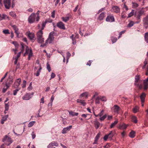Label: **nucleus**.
<instances>
[{
  "mask_svg": "<svg viewBox=\"0 0 148 148\" xmlns=\"http://www.w3.org/2000/svg\"><path fill=\"white\" fill-rule=\"evenodd\" d=\"M2 141L7 146H9L13 141L8 135H5L3 138Z\"/></svg>",
  "mask_w": 148,
  "mask_h": 148,
  "instance_id": "nucleus-1",
  "label": "nucleus"
},
{
  "mask_svg": "<svg viewBox=\"0 0 148 148\" xmlns=\"http://www.w3.org/2000/svg\"><path fill=\"white\" fill-rule=\"evenodd\" d=\"M43 32L42 30H40L37 34V40L38 43H42L44 42V39L42 37Z\"/></svg>",
  "mask_w": 148,
  "mask_h": 148,
  "instance_id": "nucleus-2",
  "label": "nucleus"
},
{
  "mask_svg": "<svg viewBox=\"0 0 148 148\" xmlns=\"http://www.w3.org/2000/svg\"><path fill=\"white\" fill-rule=\"evenodd\" d=\"M56 33L53 32H50L48 38L46 40V43H49V44L52 43L53 42L54 38V36Z\"/></svg>",
  "mask_w": 148,
  "mask_h": 148,
  "instance_id": "nucleus-3",
  "label": "nucleus"
},
{
  "mask_svg": "<svg viewBox=\"0 0 148 148\" xmlns=\"http://www.w3.org/2000/svg\"><path fill=\"white\" fill-rule=\"evenodd\" d=\"M115 133V131H111L108 134H106L103 137L104 140L105 141H107L108 138L111 140L112 139V137L114 136Z\"/></svg>",
  "mask_w": 148,
  "mask_h": 148,
  "instance_id": "nucleus-4",
  "label": "nucleus"
},
{
  "mask_svg": "<svg viewBox=\"0 0 148 148\" xmlns=\"http://www.w3.org/2000/svg\"><path fill=\"white\" fill-rule=\"evenodd\" d=\"M36 16L34 13H32L29 16L28 19V21L29 23H32L35 22L36 20Z\"/></svg>",
  "mask_w": 148,
  "mask_h": 148,
  "instance_id": "nucleus-5",
  "label": "nucleus"
},
{
  "mask_svg": "<svg viewBox=\"0 0 148 148\" xmlns=\"http://www.w3.org/2000/svg\"><path fill=\"white\" fill-rule=\"evenodd\" d=\"M140 79V77L139 75H137L135 77L134 84L140 89H141L142 88V86L141 84H139Z\"/></svg>",
  "mask_w": 148,
  "mask_h": 148,
  "instance_id": "nucleus-6",
  "label": "nucleus"
},
{
  "mask_svg": "<svg viewBox=\"0 0 148 148\" xmlns=\"http://www.w3.org/2000/svg\"><path fill=\"white\" fill-rule=\"evenodd\" d=\"M3 3L6 8H10L11 6V0H3Z\"/></svg>",
  "mask_w": 148,
  "mask_h": 148,
  "instance_id": "nucleus-7",
  "label": "nucleus"
},
{
  "mask_svg": "<svg viewBox=\"0 0 148 148\" xmlns=\"http://www.w3.org/2000/svg\"><path fill=\"white\" fill-rule=\"evenodd\" d=\"M58 145L57 142L55 141H52L47 146L48 148H55L56 147H57Z\"/></svg>",
  "mask_w": 148,
  "mask_h": 148,
  "instance_id": "nucleus-8",
  "label": "nucleus"
},
{
  "mask_svg": "<svg viewBox=\"0 0 148 148\" xmlns=\"http://www.w3.org/2000/svg\"><path fill=\"white\" fill-rule=\"evenodd\" d=\"M21 82V79L20 78H18L16 81H15L12 87L14 88H17L20 85Z\"/></svg>",
  "mask_w": 148,
  "mask_h": 148,
  "instance_id": "nucleus-9",
  "label": "nucleus"
},
{
  "mask_svg": "<svg viewBox=\"0 0 148 148\" xmlns=\"http://www.w3.org/2000/svg\"><path fill=\"white\" fill-rule=\"evenodd\" d=\"M112 110L116 114H118L119 111L120 110V108L117 105H114L112 108Z\"/></svg>",
  "mask_w": 148,
  "mask_h": 148,
  "instance_id": "nucleus-10",
  "label": "nucleus"
},
{
  "mask_svg": "<svg viewBox=\"0 0 148 148\" xmlns=\"http://www.w3.org/2000/svg\"><path fill=\"white\" fill-rule=\"evenodd\" d=\"M106 20L107 22H112L114 21L115 19L113 15H110L107 16Z\"/></svg>",
  "mask_w": 148,
  "mask_h": 148,
  "instance_id": "nucleus-11",
  "label": "nucleus"
},
{
  "mask_svg": "<svg viewBox=\"0 0 148 148\" xmlns=\"http://www.w3.org/2000/svg\"><path fill=\"white\" fill-rule=\"evenodd\" d=\"M143 89L146 90L148 88V77L143 80Z\"/></svg>",
  "mask_w": 148,
  "mask_h": 148,
  "instance_id": "nucleus-12",
  "label": "nucleus"
},
{
  "mask_svg": "<svg viewBox=\"0 0 148 148\" xmlns=\"http://www.w3.org/2000/svg\"><path fill=\"white\" fill-rule=\"evenodd\" d=\"M56 25L60 29H65L64 24L61 21L58 23Z\"/></svg>",
  "mask_w": 148,
  "mask_h": 148,
  "instance_id": "nucleus-13",
  "label": "nucleus"
},
{
  "mask_svg": "<svg viewBox=\"0 0 148 148\" xmlns=\"http://www.w3.org/2000/svg\"><path fill=\"white\" fill-rule=\"evenodd\" d=\"M28 36L29 39L34 41L36 39L34 34L33 33H29L28 34Z\"/></svg>",
  "mask_w": 148,
  "mask_h": 148,
  "instance_id": "nucleus-14",
  "label": "nucleus"
},
{
  "mask_svg": "<svg viewBox=\"0 0 148 148\" xmlns=\"http://www.w3.org/2000/svg\"><path fill=\"white\" fill-rule=\"evenodd\" d=\"M72 127V125H70L68 127L64 128L62 130V133L63 134L66 133L67 131H69L70 130Z\"/></svg>",
  "mask_w": 148,
  "mask_h": 148,
  "instance_id": "nucleus-15",
  "label": "nucleus"
},
{
  "mask_svg": "<svg viewBox=\"0 0 148 148\" xmlns=\"http://www.w3.org/2000/svg\"><path fill=\"white\" fill-rule=\"evenodd\" d=\"M112 11L116 13H118L120 12V9L116 6H114L112 7Z\"/></svg>",
  "mask_w": 148,
  "mask_h": 148,
  "instance_id": "nucleus-16",
  "label": "nucleus"
},
{
  "mask_svg": "<svg viewBox=\"0 0 148 148\" xmlns=\"http://www.w3.org/2000/svg\"><path fill=\"white\" fill-rule=\"evenodd\" d=\"M144 14L143 11L140 10L138 12V14L136 15V17L138 20H140V16Z\"/></svg>",
  "mask_w": 148,
  "mask_h": 148,
  "instance_id": "nucleus-17",
  "label": "nucleus"
},
{
  "mask_svg": "<svg viewBox=\"0 0 148 148\" xmlns=\"http://www.w3.org/2000/svg\"><path fill=\"white\" fill-rule=\"evenodd\" d=\"M31 94L29 93H26L23 97V99L25 100H29L31 98Z\"/></svg>",
  "mask_w": 148,
  "mask_h": 148,
  "instance_id": "nucleus-18",
  "label": "nucleus"
},
{
  "mask_svg": "<svg viewBox=\"0 0 148 148\" xmlns=\"http://www.w3.org/2000/svg\"><path fill=\"white\" fill-rule=\"evenodd\" d=\"M28 60H30L31 57H32L33 56V53L32 50L30 49H29L28 47Z\"/></svg>",
  "mask_w": 148,
  "mask_h": 148,
  "instance_id": "nucleus-19",
  "label": "nucleus"
},
{
  "mask_svg": "<svg viewBox=\"0 0 148 148\" xmlns=\"http://www.w3.org/2000/svg\"><path fill=\"white\" fill-rule=\"evenodd\" d=\"M8 115H6L3 116L1 120V123L2 124H3L4 122L6 121L7 120V118H8Z\"/></svg>",
  "mask_w": 148,
  "mask_h": 148,
  "instance_id": "nucleus-20",
  "label": "nucleus"
},
{
  "mask_svg": "<svg viewBox=\"0 0 148 148\" xmlns=\"http://www.w3.org/2000/svg\"><path fill=\"white\" fill-rule=\"evenodd\" d=\"M77 102L80 103L82 105L85 106L86 104L85 101L80 99H77Z\"/></svg>",
  "mask_w": 148,
  "mask_h": 148,
  "instance_id": "nucleus-21",
  "label": "nucleus"
},
{
  "mask_svg": "<svg viewBox=\"0 0 148 148\" xmlns=\"http://www.w3.org/2000/svg\"><path fill=\"white\" fill-rule=\"evenodd\" d=\"M143 21L144 25H148V16L143 18Z\"/></svg>",
  "mask_w": 148,
  "mask_h": 148,
  "instance_id": "nucleus-22",
  "label": "nucleus"
},
{
  "mask_svg": "<svg viewBox=\"0 0 148 148\" xmlns=\"http://www.w3.org/2000/svg\"><path fill=\"white\" fill-rule=\"evenodd\" d=\"M39 64V69L37 71L36 73H34V75H35L36 76H39L40 73L41 72V71L42 69V68L41 66V65L40 64H39V63H38Z\"/></svg>",
  "mask_w": 148,
  "mask_h": 148,
  "instance_id": "nucleus-23",
  "label": "nucleus"
},
{
  "mask_svg": "<svg viewBox=\"0 0 148 148\" xmlns=\"http://www.w3.org/2000/svg\"><path fill=\"white\" fill-rule=\"evenodd\" d=\"M145 97L146 94L144 93H142L140 96V98L141 102H144Z\"/></svg>",
  "mask_w": 148,
  "mask_h": 148,
  "instance_id": "nucleus-24",
  "label": "nucleus"
},
{
  "mask_svg": "<svg viewBox=\"0 0 148 148\" xmlns=\"http://www.w3.org/2000/svg\"><path fill=\"white\" fill-rule=\"evenodd\" d=\"M68 15L69 16L62 18V19L63 21L66 22L69 20L70 16H71V15L69 14H68Z\"/></svg>",
  "mask_w": 148,
  "mask_h": 148,
  "instance_id": "nucleus-25",
  "label": "nucleus"
},
{
  "mask_svg": "<svg viewBox=\"0 0 148 148\" xmlns=\"http://www.w3.org/2000/svg\"><path fill=\"white\" fill-rule=\"evenodd\" d=\"M105 16V13L104 12H102L101 13L98 19L100 20H101L103 19Z\"/></svg>",
  "mask_w": 148,
  "mask_h": 148,
  "instance_id": "nucleus-26",
  "label": "nucleus"
},
{
  "mask_svg": "<svg viewBox=\"0 0 148 148\" xmlns=\"http://www.w3.org/2000/svg\"><path fill=\"white\" fill-rule=\"evenodd\" d=\"M127 127V125L125 124V123H123L120 125L119 126V128L120 129H126Z\"/></svg>",
  "mask_w": 148,
  "mask_h": 148,
  "instance_id": "nucleus-27",
  "label": "nucleus"
},
{
  "mask_svg": "<svg viewBox=\"0 0 148 148\" xmlns=\"http://www.w3.org/2000/svg\"><path fill=\"white\" fill-rule=\"evenodd\" d=\"M88 93L87 92H84L81 94L79 98H82L83 97H85L86 98H87L88 96Z\"/></svg>",
  "mask_w": 148,
  "mask_h": 148,
  "instance_id": "nucleus-28",
  "label": "nucleus"
},
{
  "mask_svg": "<svg viewBox=\"0 0 148 148\" xmlns=\"http://www.w3.org/2000/svg\"><path fill=\"white\" fill-rule=\"evenodd\" d=\"M94 125L96 129H97L99 128L100 125V123L97 121H94Z\"/></svg>",
  "mask_w": 148,
  "mask_h": 148,
  "instance_id": "nucleus-29",
  "label": "nucleus"
},
{
  "mask_svg": "<svg viewBox=\"0 0 148 148\" xmlns=\"http://www.w3.org/2000/svg\"><path fill=\"white\" fill-rule=\"evenodd\" d=\"M135 132L132 130L130 133L129 136L131 138H134L135 136Z\"/></svg>",
  "mask_w": 148,
  "mask_h": 148,
  "instance_id": "nucleus-30",
  "label": "nucleus"
},
{
  "mask_svg": "<svg viewBox=\"0 0 148 148\" xmlns=\"http://www.w3.org/2000/svg\"><path fill=\"white\" fill-rule=\"evenodd\" d=\"M118 122V121H117V120L116 119H115L113 123H112V124H111L110 127V128H112L113 127H114V126L116 125L117 123Z\"/></svg>",
  "mask_w": 148,
  "mask_h": 148,
  "instance_id": "nucleus-31",
  "label": "nucleus"
},
{
  "mask_svg": "<svg viewBox=\"0 0 148 148\" xmlns=\"http://www.w3.org/2000/svg\"><path fill=\"white\" fill-rule=\"evenodd\" d=\"M69 113L70 115H71L72 116H77L78 114V113L77 112H74L73 111L69 112Z\"/></svg>",
  "mask_w": 148,
  "mask_h": 148,
  "instance_id": "nucleus-32",
  "label": "nucleus"
},
{
  "mask_svg": "<svg viewBox=\"0 0 148 148\" xmlns=\"http://www.w3.org/2000/svg\"><path fill=\"white\" fill-rule=\"evenodd\" d=\"M132 8H136L137 7H138L139 5L138 4L135 2H132Z\"/></svg>",
  "mask_w": 148,
  "mask_h": 148,
  "instance_id": "nucleus-33",
  "label": "nucleus"
},
{
  "mask_svg": "<svg viewBox=\"0 0 148 148\" xmlns=\"http://www.w3.org/2000/svg\"><path fill=\"white\" fill-rule=\"evenodd\" d=\"M132 121L135 123H137V117L134 116H133L132 118Z\"/></svg>",
  "mask_w": 148,
  "mask_h": 148,
  "instance_id": "nucleus-34",
  "label": "nucleus"
},
{
  "mask_svg": "<svg viewBox=\"0 0 148 148\" xmlns=\"http://www.w3.org/2000/svg\"><path fill=\"white\" fill-rule=\"evenodd\" d=\"M139 110V107L137 106H135L133 109V111L134 113H136Z\"/></svg>",
  "mask_w": 148,
  "mask_h": 148,
  "instance_id": "nucleus-35",
  "label": "nucleus"
},
{
  "mask_svg": "<svg viewBox=\"0 0 148 148\" xmlns=\"http://www.w3.org/2000/svg\"><path fill=\"white\" fill-rule=\"evenodd\" d=\"M21 51H20L21 53H22L24 51V44L23 43H21Z\"/></svg>",
  "mask_w": 148,
  "mask_h": 148,
  "instance_id": "nucleus-36",
  "label": "nucleus"
},
{
  "mask_svg": "<svg viewBox=\"0 0 148 148\" xmlns=\"http://www.w3.org/2000/svg\"><path fill=\"white\" fill-rule=\"evenodd\" d=\"M145 41L148 42V32L145 33Z\"/></svg>",
  "mask_w": 148,
  "mask_h": 148,
  "instance_id": "nucleus-37",
  "label": "nucleus"
},
{
  "mask_svg": "<svg viewBox=\"0 0 148 148\" xmlns=\"http://www.w3.org/2000/svg\"><path fill=\"white\" fill-rule=\"evenodd\" d=\"M6 16V15L5 14H0V21L4 19Z\"/></svg>",
  "mask_w": 148,
  "mask_h": 148,
  "instance_id": "nucleus-38",
  "label": "nucleus"
},
{
  "mask_svg": "<svg viewBox=\"0 0 148 148\" xmlns=\"http://www.w3.org/2000/svg\"><path fill=\"white\" fill-rule=\"evenodd\" d=\"M39 11H37V13L36 14H35L36 15H37V16H36V21H37V22L38 21H39V19H40V17H39Z\"/></svg>",
  "mask_w": 148,
  "mask_h": 148,
  "instance_id": "nucleus-39",
  "label": "nucleus"
},
{
  "mask_svg": "<svg viewBox=\"0 0 148 148\" xmlns=\"http://www.w3.org/2000/svg\"><path fill=\"white\" fill-rule=\"evenodd\" d=\"M8 102V103H5V109H6V111H8L9 108V105Z\"/></svg>",
  "mask_w": 148,
  "mask_h": 148,
  "instance_id": "nucleus-40",
  "label": "nucleus"
},
{
  "mask_svg": "<svg viewBox=\"0 0 148 148\" xmlns=\"http://www.w3.org/2000/svg\"><path fill=\"white\" fill-rule=\"evenodd\" d=\"M35 123V121H32L29 123L28 125V126L29 127H32Z\"/></svg>",
  "mask_w": 148,
  "mask_h": 148,
  "instance_id": "nucleus-41",
  "label": "nucleus"
},
{
  "mask_svg": "<svg viewBox=\"0 0 148 148\" xmlns=\"http://www.w3.org/2000/svg\"><path fill=\"white\" fill-rule=\"evenodd\" d=\"M134 10H132V11L127 16V18H130L131 16H132L134 14Z\"/></svg>",
  "mask_w": 148,
  "mask_h": 148,
  "instance_id": "nucleus-42",
  "label": "nucleus"
},
{
  "mask_svg": "<svg viewBox=\"0 0 148 148\" xmlns=\"http://www.w3.org/2000/svg\"><path fill=\"white\" fill-rule=\"evenodd\" d=\"M10 15L11 16L14 17H16V15L15 13L14 12H10Z\"/></svg>",
  "mask_w": 148,
  "mask_h": 148,
  "instance_id": "nucleus-43",
  "label": "nucleus"
},
{
  "mask_svg": "<svg viewBox=\"0 0 148 148\" xmlns=\"http://www.w3.org/2000/svg\"><path fill=\"white\" fill-rule=\"evenodd\" d=\"M134 22L132 21H131L130 22L128 25V27H131L132 26L134 25Z\"/></svg>",
  "mask_w": 148,
  "mask_h": 148,
  "instance_id": "nucleus-44",
  "label": "nucleus"
},
{
  "mask_svg": "<svg viewBox=\"0 0 148 148\" xmlns=\"http://www.w3.org/2000/svg\"><path fill=\"white\" fill-rule=\"evenodd\" d=\"M117 40V38L116 37H112L111 38V40L113 43L115 42Z\"/></svg>",
  "mask_w": 148,
  "mask_h": 148,
  "instance_id": "nucleus-45",
  "label": "nucleus"
},
{
  "mask_svg": "<svg viewBox=\"0 0 148 148\" xmlns=\"http://www.w3.org/2000/svg\"><path fill=\"white\" fill-rule=\"evenodd\" d=\"M100 134H101L100 133H98L96 135V136L95 138V139L98 140L99 139L100 137Z\"/></svg>",
  "mask_w": 148,
  "mask_h": 148,
  "instance_id": "nucleus-46",
  "label": "nucleus"
},
{
  "mask_svg": "<svg viewBox=\"0 0 148 148\" xmlns=\"http://www.w3.org/2000/svg\"><path fill=\"white\" fill-rule=\"evenodd\" d=\"M12 43L14 45L16 48H18V44L16 41H13L12 42Z\"/></svg>",
  "mask_w": 148,
  "mask_h": 148,
  "instance_id": "nucleus-47",
  "label": "nucleus"
},
{
  "mask_svg": "<svg viewBox=\"0 0 148 148\" xmlns=\"http://www.w3.org/2000/svg\"><path fill=\"white\" fill-rule=\"evenodd\" d=\"M106 116H107L106 115V114H105L104 115H103V116L101 117L100 118V119H99L100 120H101V121H103L106 118Z\"/></svg>",
  "mask_w": 148,
  "mask_h": 148,
  "instance_id": "nucleus-48",
  "label": "nucleus"
},
{
  "mask_svg": "<svg viewBox=\"0 0 148 148\" xmlns=\"http://www.w3.org/2000/svg\"><path fill=\"white\" fill-rule=\"evenodd\" d=\"M100 97V100L103 101H106V97L104 96Z\"/></svg>",
  "mask_w": 148,
  "mask_h": 148,
  "instance_id": "nucleus-49",
  "label": "nucleus"
},
{
  "mask_svg": "<svg viewBox=\"0 0 148 148\" xmlns=\"http://www.w3.org/2000/svg\"><path fill=\"white\" fill-rule=\"evenodd\" d=\"M26 81L24 80L23 81V84H22V87L24 88L25 87L26 85Z\"/></svg>",
  "mask_w": 148,
  "mask_h": 148,
  "instance_id": "nucleus-50",
  "label": "nucleus"
},
{
  "mask_svg": "<svg viewBox=\"0 0 148 148\" xmlns=\"http://www.w3.org/2000/svg\"><path fill=\"white\" fill-rule=\"evenodd\" d=\"M47 23V22L46 21H45V22L42 23V28L41 30H42L44 29V27L45 26Z\"/></svg>",
  "mask_w": 148,
  "mask_h": 148,
  "instance_id": "nucleus-51",
  "label": "nucleus"
},
{
  "mask_svg": "<svg viewBox=\"0 0 148 148\" xmlns=\"http://www.w3.org/2000/svg\"><path fill=\"white\" fill-rule=\"evenodd\" d=\"M99 100H100V97H98L96 99V103H99Z\"/></svg>",
  "mask_w": 148,
  "mask_h": 148,
  "instance_id": "nucleus-52",
  "label": "nucleus"
},
{
  "mask_svg": "<svg viewBox=\"0 0 148 148\" xmlns=\"http://www.w3.org/2000/svg\"><path fill=\"white\" fill-rule=\"evenodd\" d=\"M19 89H16L14 90L13 91V95L15 96L16 95L17 92L19 90Z\"/></svg>",
  "mask_w": 148,
  "mask_h": 148,
  "instance_id": "nucleus-53",
  "label": "nucleus"
},
{
  "mask_svg": "<svg viewBox=\"0 0 148 148\" xmlns=\"http://www.w3.org/2000/svg\"><path fill=\"white\" fill-rule=\"evenodd\" d=\"M28 47L27 46L26 47L25 49V52L23 56H25L26 54L28 53Z\"/></svg>",
  "mask_w": 148,
  "mask_h": 148,
  "instance_id": "nucleus-54",
  "label": "nucleus"
},
{
  "mask_svg": "<svg viewBox=\"0 0 148 148\" xmlns=\"http://www.w3.org/2000/svg\"><path fill=\"white\" fill-rule=\"evenodd\" d=\"M15 33L16 34V36L18 38H19V33L18 32V29H17L16 30H15Z\"/></svg>",
  "mask_w": 148,
  "mask_h": 148,
  "instance_id": "nucleus-55",
  "label": "nucleus"
},
{
  "mask_svg": "<svg viewBox=\"0 0 148 148\" xmlns=\"http://www.w3.org/2000/svg\"><path fill=\"white\" fill-rule=\"evenodd\" d=\"M3 33L5 34H10L9 30L8 29L3 30Z\"/></svg>",
  "mask_w": 148,
  "mask_h": 148,
  "instance_id": "nucleus-56",
  "label": "nucleus"
},
{
  "mask_svg": "<svg viewBox=\"0 0 148 148\" xmlns=\"http://www.w3.org/2000/svg\"><path fill=\"white\" fill-rule=\"evenodd\" d=\"M56 76V75L55 73H52L51 75V78L50 79H51L55 77Z\"/></svg>",
  "mask_w": 148,
  "mask_h": 148,
  "instance_id": "nucleus-57",
  "label": "nucleus"
},
{
  "mask_svg": "<svg viewBox=\"0 0 148 148\" xmlns=\"http://www.w3.org/2000/svg\"><path fill=\"white\" fill-rule=\"evenodd\" d=\"M47 67L48 71L50 72L51 71V69L50 65L49 64H47Z\"/></svg>",
  "mask_w": 148,
  "mask_h": 148,
  "instance_id": "nucleus-58",
  "label": "nucleus"
},
{
  "mask_svg": "<svg viewBox=\"0 0 148 148\" xmlns=\"http://www.w3.org/2000/svg\"><path fill=\"white\" fill-rule=\"evenodd\" d=\"M70 56H71V54H70V53L69 52H67V62H68V59Z\"/></svg>",
  "mask_w": 148,
  "mask_h": 148,
  "instance_id": "nucleus-59",
  "label": "nucleus"
},
{
  "mask_svg": "<svg viewBox=\"0 0 148 148\" xmlns=\"http://www.w3.org/2000/svg\"><path fill=\"white\" fill-rule=\"evenodd\" d=\"M55 10H53L51 12V16L52 18H55Z\"/></svg>",
  "mask_w": 148,
  "mask_h": 148,
  "instance_id": "nucleus-60",
  "label": "nucleus"
},
{
  "mask_svg": "<svg viewBox=\"0 0 148 148\" xmlns=\"http://www.w3.org/2000/svg\"><path fill=\"white\" fill-rule=\"evenodd\" d=\"M12 27L14 31L17 29H18L17 27L15 25H12Z\"/></svg>",
  "mask_w": 148,
  "mask_h": 148,
  "instance_id": "nucleus-61",
  "label": "nucleus"
},
{
  "mask_svg": "<svg viewBox=\"0 0 148 148\" xmlns=\"http://www.w3.org/2000/svg\"><path fill=\"white\" fill-rule=\"evenodd\" d=\"M92 62V61L89 60L86 63V65L90 66L91 65V64Z\"/></svg>",
  "mask_w": 148,
  "mask_h": 148,
  "instance_id": "nucleus-62",
  "label": "nucleus"
},
{
  "mask_svg": "<svg viewBox=\"0 0 148 148\" xmlns=\"http://www.w3.org/2000/svg\"><path fill=\"white\" fill-rule=\"evenodd\" d=\"M21 53L20 52H19L18 53L16 56L15 58H16V59H18V58L20 56Z\"/></svg>",
  "mask_w": 148,
  "mask_h": 148,
  "instance_id": "nucleus-63",
  "label": "nucleus"
},
{
  "mask_svg": "<svg viewBox=\"0 0 148 148\" xmlns=\"http://www.w3.org/2000/svg\"><path fill=\"white\" fill-rule=\"evenodd\" d=\"M31 135L32 139H34L36 137V135L34 133V132H32Z\"/></svg>",
  "mask_w": 148,
  "mask_h": 148,
  "instance_id": "nucleus-64",
  "label": "nucleus"
}]
</instances>
